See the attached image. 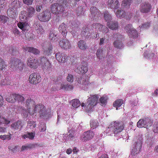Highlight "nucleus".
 <instances>
[{"instance_id":"f257e3e1","label":"nucleus","mask_w":158,"mask_h":158,"mask_svg":"<svg viewBox=\"0 0 158 158\" xmlns=\"http://www.w3.org/2000/svg\"><path fill=\"white\" fill-rule=\"evenodd\" d=\"M35 103L33 100L31 99L30 97H29L27 99L25 102V106L27 107V110L23 109L22 112L24 114L25 116L27 117L28 114H29L32 115L35 113L36 110L35 109Z\"/></svg>"},{"instance_id":"f03ea898","label":"nucleus","mask_w":158,"mask_h":158,"mask_svg":"<svg viewBox=\"0 0 158 158\" xmlns=\"http://www.w3.org/2000/svg\"><path fill=\"white\" fill-rule=\"evenodd\" d=\"M10 66L13 70L22 71L25 68V64L20 60L16 58H11L9 63Z\"/></svg>"},{"instance_id":"7ed1b4c3","label":"nucleus","mask_w":158,"mask_h":158,"mask_svg":"<svg viewBox=\"0 0 158 158\" xmlns=\"http://www.w3.org/2000/svg\"><path fill=\"white\" fill-rule=\"evenodd\" d=\"M98 97L97 95H94L91 96L87 99V102L85 103V109L88 111L92 110L94 106L96 105L97 103Z\"/></svg>"},{"instance_id":"20e7f679","label":"nucleus","mask_w":158,"mask_h":158,"mask_svg":"<svg viewBox=\"0 0 158 158\" xmlns=\"http://www.w3.org/2000/svg\"><path fill=\"white\" fill-rule=\"evenodd\" d=\"M35 109L36 110L35 113L38 112L40 118L47 119L49 117L50 113L47 112V111L46 110L45 107L42 104L36 105Z\"/></svg>"},{"instance_id":"39448f33","label":"nucleus","mask_w":158,"mask_h":158,"mask_svg":"<svg viewBox=\"0 0 158 158\" xmlns=\"http://www.w3.org/2000/svg\"><path fill=\"white\" fill-rule=\"evenodd\" d=\"M139 136L138 140L134 144L133 148L131 151V154L133 156H135L139 153L142 148L143 139L142 135H140Z\"/></svg>"},{"instance_id":"423d86ee","label":"nucleus","mask_w":158,"mask_h":158,"mask_svg":"<svg viewBox=\"0 0 158 158\" xmlns=\"http://www.w3.org/2000/svg\"><path fill=\"white\" fill-rule=\"evenodd\" d=\"M64 10L63 5L57 3L52 4L51 7V11L55 15L61 14Z\"/></svg>"},{"instance_id":"0eeeda50","label":"nucleus","mask_w":158,"mask_h":158,"mask_svg":"<svg viewBox=\"0 0 158 158\" xmlns=\"http://www.w3.org/2000/svg\"><path fill=\"white\" fill-rule=\"evenodd\" d=\"M24 98L22 95L17 94H12L6 98V101L9 102L13 103L18 101L23 103L24 101Z\"/></svg>"},{"instance_id":"6e6552de","label":"nucleus","mask_w":158,"mask_h":158,"mask_svg":"<svg viewBox=\"0 0 158 158\" xmlns=\"http://www.w3.org/2000/svg\"><path fill=\"white\" fill-rule=\"evenodd\" d=\"M41 80V77L39 73H31L29 77V82L32 84H36Z\"/></svg>"},{"instance_id":"1a4fd4ad","label":"nucleus","mask_w":158,"mask_h":158,"mask_svg":"<svg viewBox=\"0 0 158 158\" xmlns=\"http://www.w3.org/2000/svg\"><path fill=\"white\" fill-rule=\"evenodd\" d=\"M38 18L39 20L41 22H47L51 18V13L48 10H45L41 13Z\"/></svg>"},{"instance_id":"9d476101","label":"nucleus","mask_w":158,"mask_h":158,"mask_svg":"<svg viewBox=\"0 0 158 158\" xmlns=\"http://www.w3.org/2000/svg\"><path fill=\"white\" fill-rule=\"evenodd\" d=\"M27 64L28 66L33 69H36L39 64L38 60L34 58L33 57H31L28 58Z\"/></svg>"},{"instance_id":"9b49d317","label":"nucleus","mask_w":158,"mask_h":158,"mask_svg":"<svg viewBox=\"0 0 158 158\" xmlns=\"http://www.w3.org/2000/svg\"><path fill=\"white\" fill-rule=\"evenodd\" d=\"M56 60L60 63L66 62L68 60V56L65 53L59 52L56 54Z\"/></svg>"},{"instance_id":"f8f14e48","label":"nucleus","mask_w":158,"mask_h":158,"mask_svg":"<svg viewBox=\"0 0 158 158\" xmlns=\"http://www.w3.org/2000/svg\"><path fill=\"white\" fill-rule=\"evenodd\" d=\"M40 58V63L42 66L43 69L47 71L50 70L52 66L48 60L44 57Z\"/></svg>"},{"instance_id":"ddd939ff","label":"nucleus","mask_w":158,"mask_h":158,"mask_svg":"<svg viewBox=\"0 0 158 158\" xmlns=\"http://www.w3.org/2000/svg\"><path fill=\"white\" fill-rule=\"evenodd\" d=\"M90 11L91 14L89 17L92 20H97L98 19V17H100L101 13L100 12L99 10L95 7H93L90 8Z\"/></svg>"},{"instance_id":"4468645a","label":"nucleus","mask_w":158,"mask_h":158,"mask_svg":"<svg viewBox=\"0 0 158 158\" xmlns=\"http://www.w3.org/2000/svg\"><path fill=\"white\" fill-rule=\"evenodd\" d=\"M52 49V45L50 43L46 42L43 44L42 49L44 55L47 56L51 55Z\"/></svg>"},{"instance_id":"2eb2a0df","label":"nucleus","mask_w":158,"mask_h":158,"mask_svg":"<svg viewBox=\"0 0 158 158\" xmlns=\"http://www.w3.org/2000/svg\"><path fill=\"white\" fill-rule=\"evenodd\" d=\"M56 87L54 90H59L62 89L65 91H69L72 90L73 88V86L72 85L64 84L62 83L61 84H55Z\"/></svg>"},{"instance_id":"dca6fc26","label":"nucleus","mask_w":158,"mask_h":158,"mask_svg":"<svg viewBox=\"0 0 158 158\" xmlns=\"http://www.w3.org/2000/svg\"><path fill=\"white\" fill-rule=\"evenodd\" d=\"M151 8V4L149 2H145L140 5V11L142 13H146L149 12Z\"/></svg>"},{"instance_id":"f3484780","label":"nucleus","mask_w":158,"mask_h":158,"mask_svg":"<svg viewBox=\"0 0 158 158\" xmlns=\"http://www.w3.org/2000/svg\"><path fill=\"white\" fill-rule=\"evenodd\" d=\"M88 70L87 64L86 62H84L81 63L80 66L75 69V71L79 74H84L86 73Z\"/></svg>"},{"instance_id":"a211bd4d","label":"nucleus","mask_w":158,"mask_h":158,"mask_svg":"<svg viewBox=\"0 0 158 158\" xmlns=\"http://www.w3.org/2000/svg\"><path fill=\"white\" fill-rule=\"evenodd\" d=\"M60 46L63 49L67 50L71 48V45L70 41L68 40L63 39L59 42Z\"/></svg>"},{"instance_id":"6ab92c4d","label":"nucleus","mask_w":158,"mask_h":158,"mask_svg":"<svg viewBox=\"0 0 158 158\" xmlns=\"http://www.w3.org/2000/svg\"><path fill=\"white\" fill-rule=\"evenodd\" d=\"M94 133L91 130L84 132L81 136V138L83 140L86 141L91 139L94 136Z\"/></svg>"},{"instance_id":"aec40b11","label":"nucleus","mask_w":158,"mask_h":158,"mask_svg":"<svg viewBox=\"0 0 158 158\" xmlns=\"http://www.w3.org/2000/svg\"><path fill=\"white\" fill-rule=\"evenodd\" d=\"M23 48L25 52L31 53L35 55L39 54L40 53V51L38 49L34 47L24 46Z\"/></svg>"},{"instance_id":"412c9836","label":"nucleus","mask_w":158,"mask_h":158,"mask_svg":"<svg viewBox=\"0 0 158 158\" xmlns=\"http://www.w3.org/2000/svg\"><path fill=\"white\" fill-rule=\"evenodd\" d=\"M108 5L110 8L116 9L118 8L120 4L118 0H108Z\"/></svg>"},{"instance_id":"4be33fe9","label":"nucleus","mask_w":158,"mask_h":158,"mask_svg":"<svg viewBox=\"0 0 158 158\" xmlns=\"http://www.w3.org/2000/svg\"><path fill=\"white\" fill-rule=\"evenodd\" d=\"M7 12L8 16L12 18H15L17 14V10L11 7L10 6Z\"/></svg>"},{"instance_id":"5701e85b","label":"nucleus","mask_w":158,"mask_h":158,"mask_svg":"<svg viewBox=\"0 0 158 158\" xmlns=\"http://www.w3.org/2000/svg\"><path fill=\"white\" fill-rule=\"evenodd\" d=\"M19 28L23 31H27L29 28V25L26 22H19L17 24Z\"/></svg>"},{"instance_id":"b1692460","label":"nucleus","mask_w":158,"mask_h":158,"mask_svg":"<svg viewBox=\"0 0 158 158\" xmlns=\"http://www.w3.org/2000/svg\"><path fill=\"white\" fill-rule=\"evenodd\" d=\"M38 146V144L36 143H32L27 144L26 145H23L21 148V151H26L28 150L33 149L35 148Z\"/></svg>"},{"instance_id":"393cba45","label":"nucleus","mask_w":158,"mask_h":158,"mask_svg":"<svg viewBox=\"0 0 158 158\" xmlns=\"http://www.w3.org/2000/svg\"><path fill=\"white\" fill-rule=\"evenodd\" d=\"M66 28V25L64 23H62L58 27V29L60 32L61 33V34L64 37L66 36L67 33Z\"/></svg>"},{"instance_id":"a878e982","label":"nucleus","mask_w":158,"mask_h":158,"mask_svg":"<svg viewBox=\"0 0 158 158\" xmlns=\"http://www.w3.org/2000/svg\"><path fill=\"white\" fill-rule=\"evenodd\" d=\"M107 26L108 27L112 30H116L118 29V24L117 21H112L110 23L108 22Z\"/></svg>"},{"instance_id":"bb28decb","label":"nucleus","mask_w":158,"mask_h":158,"mask_svg":"<svg viewBox=\"0 0 158 158\" xmlns=\"http://www.w3.org/2000/svg\"><path fill=\"white\" fill-rule=\"evenodd\" d=\"M78 47L81 50H85L88 48V46L85 41L81 40L77 43Z\"/></svg>"},{"instance_id":"cd10ccee","label":"nucleus","mask_w":158,"mask_h":158,"mask_svg":"<svg viewBox=\"0 0 158 158\" xmlns=\"http://www.w3.org/2000/svg\"><path fill=\"white\" fill-rule=\"evenodd\" d=\"M22 3L19 1H15L11 2L10 6L14 9L17 10L21 6Z\"/></svg>"},{"instance_id":"c85d7f7f","label":"nucleus","mask_w":158,"mask_h":158,"mask_svg":"<svg viewBox=\"0 0 158 158\" xmlns=\"http://www.w3.org/2000/svg\"><path fill=\"white\" fill-rule=\"evenodd\" d=\"M114 126V128H124V124L122 121H115L112 124Z\"/></svg>"},{"instance_id":"c756f323","label":"nucleus","mask_w":158,"mask_h":158,"mask_svg":"<svg viewBox=\"0 0 158 158\" xmlns=\"http://www.w3.org/2000/svg\"><path fill=\"white\" fill-rule=\"evenodd\" d=\"M35 9L34 8L31 6H28L27 8V13L28 17L33 16L35 12Z\"/></svg>"},{"instance_id":"7c9ffc66","label":"nucleus","mask_w":158,"mask_h":158,"mask_svg":"<svg viewBox=\"0 0 158 158\" xmlns=\"http://www.w3.org/2000/svg\"><path fill=\"white\" fill-rule=\"evenodd\" d=\"M144 122L145 123L144 128H148L153 124V121L148 117L145 118Z\"/></svg>"},{"instance_id":"2f4dec72","label":"nucleus","mask_w":158,"mask_h":158,"mask_svg":"<svg viewBox=\"0 0 158 158\" xmlns=\"http://www.w3.org/2000/svg\"><path fill=\"white\" fill-rule=\"evenodd\" d=\"M131 2V0H123L122 2V6L124 9L129 8Z\"/></svg>"},{"instance_id":"473e14b6","label":"nucleus","mask_w":158,"mask_h":158,"mask_svg":"<svg viewBox=\"0 0 158 158\" xmlns=\"http://www.w3.org/2000/svg\"><path fill=\"white\" fill-rule=\"evenodd\" d=\"M27 15L25 11H22L21 14H20L19 18L22 22H25L27 20Z\"/></svg>"},{"instance_id":"72a5a7b5","label":"nucleus","mask_w":158,"mask_h":158,"mask_svg":"<svg viewBox=\"0 0 158 158\" xmlns=\"http://www.w3.org/2000/svg\"><path fill=\"white\" fill-rule=\"evenodd\" d=\"M35 135V133L34 132H29L27 134L22 135V137L24 139L28 138L32 140L34 139Z\"/></svg>"},{"instance_id":"f704fd0d","label":"nucleus","mask_w":158,"mask_h":158,"mask_svg":"<svg viewBox=\"0 0 158 158\" xmlns=\"http://www.w3.org/2000/svg\"><path fill=\"white\" fill-rule=\"evenodd\" d=\"M57 33L54 31H51L49 36V39L52 41H54L57 39Z\"/></svg>"},{"instance_id":"c9c22d12","label":"nucleus","mask_w":158,"mask_h":158,"mask_svg":"<svg viewBox=\"0 0 158 158\" xmlns=\"http://www.w3.org/2000/svg\"><path fill=\"white\" fill-rule=\"evenodd\" d=\"M114 46L118 49H122L123 48V45L121 41L118 40L115 41L113 43Z\"/></svg>"},{"instance_id":"e433bc0d","label":"nucleus","mask_w":158,"mask_h":158,"mask_svg":"<svg viewBox=\"0 0 158 158\" xmlns=\"http://www.w3.org/2000/svg\"><path fill=\"white\" fill-rule=\"evenodd\" d=\"M128 35L130 37L133 38H136L138 37V34L137 31L134 28L130 31L128 33Z\"/></svg>"},{"instance_id":"4c0bfd02","label":"nucleus","mask_w":158,"mask_h":158,"mask_svg":"<svg viewBox=\"0 0 158 158\" xmlns=\"http://www.w3.org/2000/svg\"><path fill=\"white\" fill-rule=\"evenodd\" d=\"M92 27L94 29L98 31H100L103 28V25L99 23H94L92 25Z\"/></svg>"},{"instance_id":"58836bf2","label":"nucleus","mask_w":158,"mask_h":158,"mask_svg":"<svg viewBox=\"0 0 158 158\" xmlns=\"http://www.w3.org/2000/svg\"><path fill=\"white\" fill-rule=\"evenodd\" d=\"M11 127L14 128H22L23 125L22 122L20 121H18L16 122L12 123Z\"/></svg>"},{"instance_id":"ea45409f","label":"nucleus","mask_w":158,"mask_h":158,"mask_svg":"<svg viewBox=\"0 0 158 158\" xmlns=\"http://www.w3.org/2000/svg\"><path fill=\"white\" fill-rule=\"evenodd\" d=\"M123 103V100L122 99H118L114 101L113 105L115 107H120Z\"/></svg>"},{"instance_id":"a19ab883","label":"nucleus","mask_w":158,"mask_h":158,"mask_svg":"<svg viewBox=\"0 0 158 158\" xmlns=\"http://www.w3.org/2000/svg\"><path fill=\"white\" fill-rule=\"evenodd\" d=\"M7 66V65L6 64L4 60L0 57V71L5 70Z\"/></svg>"},{"instance_id":"79ce46f5","label":"nucleus","mask_w":158,"mask_h":158,"mask_svg":"<svg viewBox=\"0 0 158 158\" xmlns=\"http://www.w3.org/2000/svg\"><path fill=\"white\" fill-rule=\"evenodd\" d=\"M115 14L118 18H123L125 16V12L123 10H118Z\"/></svg>"},{"instance_id":"37998d69","label":"nucleus","mask_w":158,"mask_h":158,"mask_svg":"<svg viewBox=\"0 0 158 158\" xmlns=\"http://www.w3.org/2000/svg\"><path fill=\"white\" fill-rule=\"evenodd\" d=\"M9 52L13 56H15L19 53V51L16 49V48L12 47H10Z\"/></svg>"},{"instance_id":"c03bdc74","label":"nucleus","mask_w":158,"mask_h":158,"mask_svg":"<svg viewBox=\"0 0 158 158\" xmlns=\"http://www.w3.org/2000/svg\"><path fill=\"white\" fill-rule=\"evenodd\" d=\"M77 81L78 83L82 85H88L89 84L88 81H87L84 78L81 77L77 79Z\"/></svg>"},{"instance_id":"a18cd8bd","label":"nucleus","mask_w":158,"mask_h":158,"mask_svg":"<svg viewBox=\"0 0 158 158\" xmlns=\"http://www.w3.org/2000/svg\"><path fill=\"white\" fill-rule=\"evenodd\" d=\"M71 103L73 107L77 108L80 105V102L79 100L77 99L73 100L71 101Z\"/></svg>"},{"instance_id":"49530a36","label":"nucleus","mask_w":158,"mask_h":158,"mask_svg":"<svg viewBox=\"0 0 158 158\" xmlns=\"http://www.w3.org/2000/svg\"><path fill=\"white\" fill-rule=\"evenodd\" d=\"M104 17L105 20L108 22L112 19V17L109 12L106 11L104 12Z\"/></svg>"},{"instance_id":"de8ad7c7","label":"nucleus","mask_w":158,"mask_h":158,"mask_svg":"<svg viewBox=\"0 0 158 158\" xmlns=\"http://www.w3.org/2000/svg\"><path fill=\"white\" fill-rule=\"evenodd\" d=\"M90 126L91 128H96L98 126V123L96 120H91L90 122Z\"/></svg>"},{"instance_id":"09e8293b","label":"nucleus","mask_w":158,"mask_h":158,"mask_svg":"<svg viewBox=\"0 0 158 158\" xmlns=\"http://www.w3.org/2000/svg\"><path fill=\"white\" fill-rule=\"evenodd\" d=\"M9 18L3 15H0V22L2 23H5L9 21Z\"/></svg>"},{"instance_id":"8fccbe9b","label":"nucleus","mask_w":158,"mask_h":158,"mask_svg":"<svg viewBox=\"0 0 158 158\" xmlns=\"http://www.w3.org/2000/svg\"><path fill=\"white\" fill-rule=\"evenodd\" d=\"M35 122L33 121H29L27 123V128H34L36 127Z\"/></svg>"},{"instance_id":"3c124183","label":"nucleus","mask_w":158,"mask_h":158,"mask_svg":"<svg viewBox=\"0 0 158 158\" xmlns=\"http://www.w3.org/2000/svg\"><path fill=\"white\" fill-rule=\"evenodd\" d=\"M89 30L86 27H83L81 31V34L84 36L88 35L89 34Z\"/></svg>"},{"instance_id":"603ef678","label":"nucleus","mask_w":158,"mask_h":158,"mask_svg":"<svg viewBox=\"0 0 158 158\" xmlns=\"http://www.w3.org/2000/svg\"><path fill=\"white\" fill-rule=\"evenodd\" d=\"M144 118L143 119H140L137 123V126L139 128L144 127H145Z\"/></svg>"},{"instance_id":"864d4df0","label":"nucleus","mask_w":158,"mask_h":158,"mask_svg":"<svg viewBox=\"0 0 158 158\" xmlns=\"http://www.w3.org/2000/svg\"><path fill=\"white\" fill-rule=\"evenodd\" d=\"M10 81L8 80V79L5 78L4 79L1 80L0 84L1 85H10Z\"/></svg>"},{"instance_id":"5fc2aeb1","label":"nucleus","mask_w":158,"mask_h":158,"mask_svg":"<svg viewBox=\"0 0 158 158\" xmlns=\"http://www.w3.org/2000/svg\"><path fill=\"white\" fill-rule=\"evenodd\" d=\"M107 98L105 97H102L100 98V101L102 106H105L107 103Z\"/></svg>"},{"instance_id":"6e6d98bb","label":"nucleus","mask_w":158,"mask_h":158,"mask_svg":"<svg viewBox=\"0 0 158 158\" xmlns=\"http://www.w3.org/2000/svg\"><path fill=\"white\" fill-rule=\"evenodd\" d=\"M77 15L79 16H80L81 15H83L84 14V12L83 11V8L81 7H80L77 8L76 10Z\"/></svg>"},{"instance_id":"4d7b16f0","label":"nucleus","mask_w":158,"mask_h":158,"mask_svg":"<svg viewBox=\"0 0 158 158\" xmlns=\"http://www.w3.org/2000/svg\"><path fill=\"white\" fill-rule=\"evenodd\" d=\"M103 50L102 49H99L98 50L96 53V55L99 59H101L102 57V53Z\"/></svg>"},{"instance_id":"13d9d810","label":"nucleus","mask_w":158,"mask_h":158,"mask_svg":"<svg viewBox=\"0 0 158 158\" xmlns=\"http://www.w3.org/2000/svg\"><path fill=\"white\" fill-rule=\"evenodd\" d=\"M133 29V28L132 27V25L131 24H128L126 25L124 28L125 31L128 34L130 31L132 30Z\"/></svg>"},{"instance_id":"bf43d9fd","label":"nucleus","mask_w":158,"mask_h":158,"mask_svg":"<svg viewBox=\"0 0 158 158\" xmlns=\"http://www.w3.org/2000/svg\"><path fill=\"white\" fill-rule=\"evenodd\" d=\"M0 138L2 140H4L5 139H7V140H10L11 137L10 135H1L0 136Z\"/></svg>"},{"instance_id":"052dcab7","label":"nucleus","mask_w":158,"mask_h":158,"mask_svg":"<svg viewBox=\"0 0 158 158\" xmlns=\"http://www.w3.org/2000/svg\"><path fill=\"white\" fill-rule=\"evenodd\" d=\"M0 122L2 123L5 124H8L10 123V121L5 118L3 117L2 118V119L0 120Z\"/></svg>"},{"instance_id":"680f3d73","label":"nucleus","mask_w":158,"mask_h":158,"mask_svg":"<svg viewBox=\"0 0 158 158\" xmlns=\"http://www.w3.org/2000/svg\"><path fill=\"white\" fill-rule=\"evenodd\" d=\"M67 80L69 82H73V76L71 74H68L67 77Z\"/></svg>"},{"instance_id":"e2e57ef3","label":"nucleus","mask_w":158,"mask_h":158,"mask_svg":"<svg viewBox=\"0 0 158 158\" xmlns=\"http://www.w3.org/2000/svg\"><path fill=\"white\" fill-rule=\"evenodd\" d=\"M13 32L15 35L19 36L20 35V32L17 28H14L13 29Z\"/></svg>"},{"instance_id":"0e129e2a","label":"nucleus","mask_w":158,"mask_h":158,"mask_svg":"<svg viewBox=\"0 0 158 158\" xmlns=\"http://www.w3.org/2000/svg\"><path fill=\"white\" fill-rule=\"evenodd\" d=\"M132 17H133L134 19H136L138 18V17L134 15L132 13H129L128 15H127V16L126 17V18L127 19H131Z\"/></svg>"},{"instance_id":"69168bd1","label":"nucleus","mask_w":158,"mask_h":158,"mask_svg":"<svg viewBox=\"0 0 158 158\" xmlns=\"http://www.w3.org/2000/svg\"><path fill=\"white\" fill-rule=\"evenodd\" d=\"M33 0H23V2L27 5H31L32 4Z\"/></svg>"},{"instance_id":"338daca9","label":"nucleus","mask_w":158,"mask_h":158,"mask_svg":"<svg viewBox=\"0 0 158 158\" xmlns=\"http://www.w3.org/2000/svg\"><path fill=\"white\" fill-rule=\"evenodd\" d=\"M109 29L107 27L103 26V28H102V31L100 32H102V33L106 34L108 32Z\"/></svg>"},{"instance_id":"774afa93","label":"nucleus","mask_w":158,"mask_h":158,"mask_svg":"<svg viewBox=\"0 0 158 158\" xmlns=\"http://www.w3.org/2000/svg\"><path fill=\"white\" fill-rule=\"evenodd\" d=\"M150 26V23H147L143 24L140 27L141 28H147L148 27Z\"/></svg>"}]
</instances>
